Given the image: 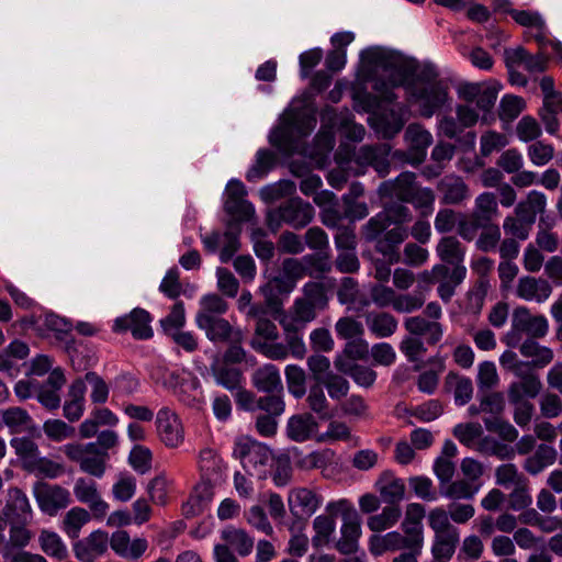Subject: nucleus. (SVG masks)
<instances>
[{"instance_id":"1","label":"nucleus","mask_w":562,"mask_h":562,"mask_svg":"<svg viewBox=\"0 0 562 562\" xmlns=\"http://www.w3.org/2000/svg\"><path fill=\"white\" fill-rule=\"evenodd\" d=\"M390 151L391 147L387 144L361 146L353 157L349 153L345 155L340 149L336 153L338 167L329 171L327 181L333 188L340 190L351 173L363 175L368 167H372L380 177H385L390 172Z\"/></svg>"},{"instance_id":"9","label":"nucleus","mask_w":562,"mask_h":562,"mask_svg":"<svg viewBox=\"0 0 562 562\" xmlns=\"http://www.w3.org/2000/svg\"><path fill=\"white\" fill-rule=\"evenodd\" d=\"M269 449L249 437H240L235 441L233 457L240 461L243 469L255 475L260 467L270 460Z\"/></svg>"},{"instance_id":"27","label":"nucleus","mask_w":562,"mask_h":562,"mask_svg":"<svg viewBox=\"0 0 562 562\" xmlns=\"http://www.w3.org/2000/svg\"><path fill=\"white\" fill-rule=\"evenodd\" d=\"M340 533L341 536L336 543V549L341 554H351L357 552L358 541L361 536V524L356 513L344 516Z\"/></svg>"},{"instance_id":"29","label":"nucleus","mask_w":562,"mask_h":562,"mask_svg":"<svg viewBox=\"0 0 562 562\" xmlns=\"http://www.w3.org/2000/svg\"><path fill=\"white\" fill-rule=\"evenodd\" d=\"M198 468L201 477H205L212 482H224L226 467L216 450L203 448L199 452Z\"/></svg>"},{"instance_id":"3","label":"nucleus","mask_w":562,"mask_h":562,"mask_svg":"<svg viewBox=\"0 0 562 562\" xmlns=\"http://www.w3.org/2000/svg\"><path fill=\"white\" fill-rule=\"evenodd\" d=\"M404 533L391 531L385 535H372L369 538V550L375 555L387 551H401L403 547H424V528L419 521L404 519L402 522Z\"/></svg>"},{"instance_id":"62","label":"nucleus","mask_w":562,"mask_h":562,"mask_svg":"<svg viewBox=\"0 0 562 562\" xmlns=\"http://www.w3.org/2000/svg\"><path fill=\"white\" fill-rule=\"evenodd\" d=\"M482 434L483 428L479 423L458 424L453 428V436L459 442L474 450Z\"/></svg>"},{"instance_id":"46","label":"nucleus","mask_w":562,"mask_h":562,"mask_svg":"<svg viewBox=\"0 0 562 562\" xmlns=\"http://www.w3.org/2000/svg\"><path fill=\"white\" fill-rule=\"evenodd\" d=\"M222 539L228 548H233L240 557H247L252 552L254 538L244 529L228 527L222 531Z\"/></svg>"},{"instance_id":"42","label":"nucleus","mask_w":562,"mask_h":562,"mask_svg":"<svg viewBox=\"0 0 562 562\" xmlns=\"http://www.w3.org/2000/svg\"><path fill=\"white\" fill-rule=\"evenodd\" d=\"M547 206L546 195L537 190H532L527 194L524 201H520L515 207V214L522 216L531 225L535 224L537 215L544 212Z\"/></svg>"},{"instance_id":"53","label":"nucleus","mask_w":562,"mask_h":562,"mask_svg":"<svg viewBox=\"0 0 562 562\" xmlns=\"http://www.w3.org/2000/svg\"><path fill=\"white\" fill-rule=\"evenodd\" d=\"M435 192L430 188L417 186L406 203H409L422 217H428L434 212Z\"/></svg>"},{"instance_id":"34","label":"nucleus","mask_w":562,"mask_h":562,"mask_svg":"<svg viewBox=\"0 0 562 562\" xmlns=\"http://www.w3.org/2000/svg\"><path fill=\"white\" fill-rule=\"evenodd\" d=\"M318 429V423L310 413L293 415L286 423V436L295 442L310 440Z\"/></svg>"},{"instance_id":"2","label":"nucleus","mask_w":562,"mask_h":562,"mask_svg":"<svg viewBox=\"0 0 562 562\" xmlns=\"http://www.w3.org/2000/svg\"><path fill=\"white\" fill-rule=\"evenodd\" d=\"M405 89L409 98L419 104L420 115L426 119L441 110L449 100L448 87L438 80V72L432 66L423 67Z\"/></svg>"},{"instance_id":"31","label":"nucleus","mask_w":562,"mask_h":562,"mask_svg":"<svg viewBox=\"0 0 562 562\" xmlns=\"http://www.w3.org/2000/svg\"><path fill=\"white\" fill-rule=\"evenodd\" d=\"M360 57L364 64L376 69L392 72L402 69L400 56L382 47H369L361 52Z\"/></svg>"},{"instance_id":"28","label":"nucleus","mask_w":562,"mask_h":562,"mask_svg":"<svg viewBox=\"0 0 562 562\" xmlns=\"http://www.w3.org/2000/svg\"><path fill=\"white\" fill-rule=\"evenodd\" d=\"M222 482H212L205 477L195 485L188 502L183 505V512L187 516H195L203 512L206 505L212 501L214 491Z\"/></svg>"},{"instance_id":"44","label":"nucleus","mask_w":562,"mask_h":562,"mask_svg":"<svg viewBox=\"0 0 562 562\" xmlns=\"http://www.w3.org/2000/svg\"><path fill=\"white\" fill-rule=\"evenodd\" d=\"M295 285V282L280 271L278 276L273 277L265 286L261 288L267 305L278 311L280 302L273 292H277L278 294H289L293 291Z\"/></svg>"},{"instance_id":"15","label":"nucleus","mask_w":562,"mask_h":562,"mask_svg":"<svg viewBox=\"0 0 562 562\" xmlns=\"http://www.w3.org/2000/svg\"><path fill=\"white\" fill-rule=\"evenodd\" d=\"M458 93L459 98L486 113L494 106L498 90L486 82H468L459 87Z\"/></svg>"},{"instance_id":"45","label":"nucleus","mask_w":562,"mask_h":562,"mask_svg":"<svg viewBox=\"0 0 562 562\" xmlns=\"http://www.w3.org/2000/svg\"><path fill=\"white\" fill-rule=\"evenodd\" d=\"M3 424L11 434H22L34 428V423L30 414L21 407H10L1 412Z\"/></svg>"},{"instance_id":"49","label":"nucleus","mask_w":562,"mask_h":562,"mask_svg":"<svg viewBox=\"0 0 562 562\" xmlns=\"http://www.w3.org/2000/svg\"><path fill=\"white\" fill-rule=\"evenodd\" d=\"M402 516L400 506H385L380 514L372 515L367 520L368 528L373 532H381L397 524Z\"/></svg>"},{"instance_id":"58","label":"nucleus","mask_w":562,"mask_h":562,"mask_svg":"<svg viewBox=\"0 0 562 562\" xmlns=\"http://www.w3.org/2000/svg\"><path fill=\"white\" fill-rule=\"evenodd\" d=\"M284 373L289 392L295 398H302L306 393L305 371L296 364H289Z\"/></svg>"},{"instance_id":"12","label":"nucleus","mask_w":562,"mask_h":562,"mask_svg":"<svg viewBox=\"0 0 562 562\" xmlns=\"http://www.w3.org/2000/svg\"><path fill=\"white\" fill-rule=\"evenodd\" d=\"M407 109L404 105L397 109L383 110L369 119L371 127L384 139H391L396 136L404 127L406 122Z\"/></svg>"},{"instance_id":"41","label":"nucleus","mask_w":562,"mask_h":562,"mask_svg":"<svg viewBox=\"0 0 562 562\" xmlns=\"http://www.w3.org/2000/svg\"><path fill=\"white\" fill-rule=\"evenodd\" d=\"M519 352L525 358H531L529 362L533 368L542 369L553 360V350L540 345L536 339L527 338L519 344Z\"/></svg>"},{"instance_id":"11","label":"nucleus","mask_w":562,"mask_h":562,"mask_svg":"<svg viewBox=\"0 0 562 562\" xmlns=\"http://www.w3.org/2000/svg\"><path fill=\"white\" fill-rule=\"evenodd\" d=\"M156 429L160 441L168 448H178L184 440V429L179 416L169 407L156 415Z\"/></svg>"},{"instance_id":"57","label":"nucleus","mask_w":562,"mask_h":562,"mask_svg":"<svg viewBox=\"0 0 562 562\" xmlns=\"http://www.w3.org/2000/svg\"><path fill=\"white\" fill-rule=\"evenodd\" d=\"M109 453L95 446L94 452H89L80 464V470L94 477H102L105 472Z\"/></svg>"},{"instance_id":"36","label":"nucleus","mask_w":562,"mask_h":562,"mask_svg":"<svg viewBox=\"0 0 562 562\" xmlns=\"http://www.w3.org/2000/svg\"><path fill=\"white\" fill-rule=\"evenodd\" d=\"M251 382L259 392L283 393V384L279 369L272 363H267L258 368L251 376Z\"/></svg>"},{"instance_id":"22","label":"nucleus","mask_w":562,"mask_h":562,"mask_svg":"<svg viewBox=\"0 0 562 562\" xmlns=\"http://www.w3.org/2000/svg\"><path fill=\"white\" fill-rule=\"evenodd\" d=\"M552 294V286L548 280L525 276L518 279L515 295L524 301L543 303Z\"/></svg>"},{"instance_id":"21","label":"nucleus","mask_w":562,"mask_h":562,"mask_svg":"<svg viewBox=\"0 0 562 562\" xmlns=\"http://www.w3.org/2000/svg\"><path fill=\"white\" fill-rule=\"evenodd\" d=\"M408 237V231L404 226H394L385 229L383 235L380 234L375 243V250L387 259L389 263H397L401 261L398 246Z\"/></svg>"},{"instance_id":"30","label":"nucleus","mask_w":562,"mask_h":562,"mask_svg":"<svg viewBox=\"0 0 562 562\" xmlns=\"http://www.w3.org/2000/svg\"><path fill=\"white\" fill-rule=\"evenodd\" d=\"M87 386L83 380H75L68 390V398L63 406L64 417L69 423L78 422L85 413Z\"/></svg>"},{"instance_id":"47","label":"nucleus","mask_w":562,"mask_h":562,"mask_svg":"<svg viewBox=\"0 0 562 562\" xmlns=\"http://www.w3.org/2000/svg\"><path fill=\"white\" fill-rule=\"evenodd\" d=\"M431 272L434 278L442 279L437 289L439 297L446 303L450 302L451 297L454 295L456 288L461 284L465 278H461L460 280L454 279L452 271H450V268L446 265H435Z\"/></svg>"},{"instance_id":"35","label":"nucleus","mask_w":562,"mask_h":562,"mask_svg":"<svg viewBox=\"0 0 562 562\" xmlns=\"http://www.w3.org/2000/svg\"><path fill=\"white\" fill-rule=\"evenodd\" d=\"M375 488L384 503L392 506H398L405 493V485L401 479L390 472H383L375 482Z\"/></svg>"},{"instance_id":"23","label":"nucleus","mask_w":562,"mask_h":562,"mask_svg":"<svg viewBox=\"0 0 562 562\" xmlns=\"http://www.w3.org/2000/svg\"><path fill=\"white\" fill-rule=\"evenodd\" d=\"M108 546V532L95 530L83 540L76 542L74 546V551L78 560L82 562H92L106 551Z\"/></svg>"},{"instance_id":"48","label":"nucleus","mask_w":562,"mask_h":562,"mask_svg":"<svg viewBox=\"0 0 562 562\" xmlns=\"http://www.w3.org/2000/svg\"><path fill=\"white\" fill-rule=\"evenodd\" d=\"M277 156L267 148H260L256 154L254 165L248 169L246 179L249 182H257L262 179L274 167Z\"/></svg>"},{"instance_id":"7","label":"nucleus","mask_w":562,"mask_h":562,"mask_svg":"<svg viewBox=\"0 0 562 562\" xmlns=\"http://www.w3.org/2000/svg\"><path fill=\"white\" fill-rule=\"evenodd\" d=\"M405 202L392 201L384 204L383 210L372 216L362 228L363 236L368 241H374L391 224L403 226L413 218L412 211Z\"/></svg>"},{"instance_id":"19","label":"nucleus","mask_w":562,"mask_h":562,"mask_svg":"<svg viewBox=\"0 0 562 562\" xmlns=\"http://www.w3.org/2000/svg\"><path fill=\"white\" fill-rule=\"evenodd\" d=\"M74 494L80 503L89 506L95 518H103L106 515L109 505L101 498L98 485L93 480L77 479L74 485Z\"/></svg>"},{"instance_id":"50","label":"nucleus","mask_w":562,"mask_h":562,"mask_svg":"<svg viewBox=\"0 0 562 562\" xmlns=\"http://www.w3.org/2000/svg\"><path fill=\"white\" fill-rule=\"evenodd\" d=\"M335 367L338 371L348 374L358 385L362 387H371L376 380V372L366 366H347L342 361L336 360Z\"/></svg>"},{"instance_id":"40","label":"nucleus","mask_w":562,"mask_h":562,"mask_svg":"<svg viewBox=\"0 0 562 562\" xmlns=\"http://www.w3.org/2000/svg\"><path fill=\"white\" fill-rule=\"evenodd\" d=\"M445 390L453 393L454 403L464 406L473 396V384L470 378L449 372L445 378Z\"/></svg>"},{"instance_id":"16","label":"nucleus","mask_w":562,"mask_h":562,"mask_svg":"<svg viewBox=\"0 0 562 562\" xmlns=\"http://www.w3.org/2000/svg\"><path fill=\"white\" fill-rule=\"evenodd\" d=\"M323 497L307 487L291 488L288 495V505L295 517L310 518L322 506Z\"/></svg>"},{"instance_id":"54","label":"nucleus","mask_w":562,"mask_h":562,"mask_svg":"<svg viewBox=\"0 0 562 562\" xmlns=\"http://www.w3.org/2000/svg\"><path fill=\"white\" fill-rule=\"evenodd\" d=\"M305 277L315 279L322 278L325 273L331 270V262L329 257L322 254H308L302 258Z\"/></svg>"},{"instance_id":"32","label":"nucleus","mask_w":562,"mask_h":562,"mask_svg":"<svg viewBox=\"0 0 562 562\" xmlns=\"http://www.w3.org/2000/svg\"><path fill=\"white\" fill-rule=\"evenodd\" d=\"M196 326L205 331L206 337L213 342H226L235 333L232 325L223 317L195 316Z\"/></svg>"},{"instance_id":"8","label":"nucleus","mask_w":562,"mask_h":562,"mask_svg":"<svg viewBox=\"0 0 562 562\" xmlns=\"http://www.w3.org/2000/svg\"><path fill=\"white\" fill-rule=\"evenodd\" d=\"M407 145L406 151H395L397 157L412 166L420 165L427 155L428 147L432 144V135L419 123L409 124L404 133Z\"/></svg>"},{"instance_id":"51","label":"nucleus","mask_w":562,"mask_h":562,"mask_svg":"<svg viewBox=\"0 0 562 562\" xmlns=\"http://www.w3.org/2000/svg\"><path fill=\"white\" fill-rule=\"evenodd\" d=\"M336 529V521L329 515H318L313 520L314 536L312 544L314 548H322L330 542L331 536Z\"/></svg>"},{"instance_id":"38","label":"nucleus","mask_w":562,"mask_h":562,"mask_svg":"<svg viewBox=\"0 0 562 562\" xmlns=\"http://www.w3.org/2000/svg\"><path fill=\"white\" fill-rule=\"evenodd\" d=\"M366 325L375 338H387L395 334L398 322L391 313L370 312L366 315Z\"/></svg>"},{"instance_id":"52","label":"nucleus","mask_w":562,"mask_h":562,"mask_svg":"<svg viewBox=\"0 0 562 562\" xmlns=\"http://www.w3.org/2000/svg\"><path fill=\"white\" fill-rule=\"evenodd\" d=\"M475 451L484 456H494L501 460H509L515 456V449L507 446L494 437L484 436L476 442Z\"/></svg>"},{"instance_id":"14","label":"nucleus","mask_w":562,"mask_h":562,"mask_svg":"<svg viewBox=\"0 0 562 562\" xmlns=\"http://www.w3.org/2000/svg\"><path fill=\"white\" fill-rule=\"evenodd\" d=\"M150 314L144 308H134L130 314L117 317L113 324V331H131L135 339H149L153 337Z\"/></svg>"},{"instance_id":"64","label":"nucleus","mask_w":562,"mask_h":562,"mask_svg":"<svg viewBox=\"0 0 562 562\" xmlns=\"http://www.w3.org/2000/svg\"><path fill=\"white\" fill-rule=\"evenodd\" d=\"M532 225L522 216L508 215L504 218L503 229L507 236L518 240H526L529 237Z\"/></svg>"},{"instance_id":"43","label":"nucleus","mask_w":562,"mask_h":562,"mask_svg":"<svg viewBox=\"0 0 562 562\" xmlns=\"http://www.w3.org/2000/svg\"><path fill=\"white\" fill-rule=\"evenodd\" d=\"M460 541V532L435 535L431 553L437 562H449L453 557Z\"/></svg>"},{"instance_id":"5","label":"nucleus","mask_w":562,"mask_h":562,"mask_svg":"<svg viewBox=\"0 0 562 562\" xmlns=\"http://www.w3.org/2000/svg\"><path fill=\"white\" fill-rule=\"evenodd\" d=\"M315 125L314 117L305 116L296 110H290L284 113L280 125L271 132L269 140L280 150L291 151L294 149L295 139L308 135Z\"/></svg>"},{"instance_id":"10","label":"nucleus","mask_w":562,"mask_h":562,"mask_svg":"<svg viewBox=\"0 0 562 562\" xmlns=\"http://www.w3.org/2000/svg\"><path fill=\"white\" fill-rule=\"evenodd\" d=\"M436 254L443 262L442 265L452 266V277L457 280L467 277V267L464 259L467 247L456 236H445L439 239L436 246Z\"/></svg>"},{"instance_id":"61","label":"nucleus","mask_w":562,"mask_h":562,"mask_svg":"<svg viewBox=\"0 0 562 562\" xmlns=\"http://www.w3.org/2000/svg\"><path fill=\"white\" fill-rule=\"evenodd\" d=\"M40 544L49 557L57 560H64L67 557V548L56 532L43 530L40 535Z\"/></svg>"},{"instance_id":"39","label":"nucleus","mask_w":562,"mask_h":562,"mask_svg":"<svg viewBox=\"0 0 562 562\" xmlns=\"http://www.w3.org/2000/svg\"><path fill=\"white\" fill-rule=\"evenodd\" d=\"M558 452L554 447L549 445H539L536 451L526 458L522 468L530 475H538L548 467L554 464Z\"/></svg>"},{"instance_id":"6","label":"nucleus","mask_w":562,"mask_h":562,"mask_svg":"<svg viewBox=\"0 0 562 562\" xmlns=\"http://www.w3.org/2000/svg\"><path fill=\"white\" fill-rule=\"evenodd\" d=\"M548 331L549 323L544 315H532L528 307L517 306L513 311L510 330L505 335L504 342L514 348L519 345L521 334L539 339L546 337Z\"/></svg>"},{"instance_id":"26","label":"nucleus","mask_w":562,"mask_h":562,"mask_svg":"<svg viewBox=\"0 0 562 562\" xmlns=\"http://www.w3.org/2000/svg\"><path fill=\"white\" fill-rule=\"evenodd\" d=\"M210 373L217 385L229 392L241 389L245 383L243 371L239 368L221 360L211 363Z\"/></svg>"},{"instance_id":"37","label":"nucleus","mask_w":562,"mask_h":562,"mask_svg":"<svg viewBox=\"0 0 562 562\" xmlns=\"http://www.w3.org/2000/svg\"><path fill=\"white\" fill-rule=\"evenodd\" d=\"M498 213L496 195L493 192H483L475 198L470 215L475 218L476 224L486 226L487 224H495L494 221Z\"/></svg>"},{"instance_id":"33","label":"nucleus","mask_w":562,"mask_h":562,"mask_svg":"<svg viewBox=\"0 0 562 562\" xmlns=\"http://www.w3.org/2000/svg\"><path fill=\"white\" fill-rule=\"evenodd\" d=\"M519 376L521 380L510 383L507 390L508 401L512 405L527 403L525 397L535 398L542 389L541 381L537 375L520 374Z\"/></svg>"},{"instance_id":"55","label":"nucleus","mask_w":562,"mask_h":562,"mask_svg":"<svg viewBox=\"0 0 562 562\" xmlns=\"http://www.w3.org/2000/svg\"><path fill=\"white\" fill-rule=\"evenodd\" d=\"M90 520V514L88 510L81 507L71 508L65 516L63 521L64 531L71 539L79 537L81 528Z\"/></svg>"},{"instance_id":"18","label":"nucleus","mask_w":562,"mask_h":562,"mask_svg":"<svg viewBox=\"0 0 562 562\" xmlns=\"http://www.w3.org/2000/svg\"><path fill=\"white\" fill-rule=\"evenodd\" d=\"M2 514L9 522L27 524L33 516L26 494L19 487H10L7 492Z\"/></svg>"},{"instance_id":"25","label":"nucleus","mask_w":562,"mask_h":562,"mask_svg":"<svg viewBox=\"0 0 562 562\" xmlns=\"http://www.w3.org/2000/svg\"><path fill=\"white\" fill-rule=\"evenodd\" d=\"M404 328L415 337H425L428 345H437L442 336V325L435 321H429L422 315L405 318Z\"/></svg>"},{"instance_id":"13","label":"nucleus","mask_w":562,"mask_h":562,"mask_svg":"<svg viewBox=\"0 0 562 562\" xmlns=\"http://www.w3.org/2000/svg\"><path fill=\"white\" fill-rule=\"evenodd\" d=\"M34 496L41 510L50 516L66 508L70 502V493L66 488L48 483H37Z\"/></svg>"},{"instance_id":"20","label":"nucleus","mask_w":562,"mask_h":562,"mask_svg":"<svg viewBox=\"0 0 562 562\" xmlns=\"http://www.w3.org/2000/svg\"><path fill=\"white\" fill-rule=\"evenodd\" d=\"M111 549L121 558L127 560H138L148 549L146 538L139 537L131 540L125 530H117L109 538Z\"/></svg>"},{"instance_id":"59","label":"nucleus","mask_w":562,"mask_h":562,"mask_svg":"<svg viewBox=\"0 0 562 562\" xmlns=\"http://www.w3.org/2000/svg\"><path fill=\"white\" fill-rule=\"evenodd\" d=\"M186 325V311L183 302L179 301L173 304L170 313L160 319V326L162 331L167 336H171L175 333L181 330Z\"/></svg>"},{"instance_id":"24","label":"nucleus","mask_w":562,"mask_h":562,"mask_svg":"<svg viewBox=\"0 0 562 562\" xmlns=\"http://www.w3.org/2000/svg\"><path fill=\"white\" fill-rule=\"evenodd\" d=\"M438 191L441 193L440 202L447 205H459L470 199V189L463 178L456 175H447L438 182Z\"/></svg>"},{"instance_id":"4","label":"nucleus","mask_w":562,"mask_h":562,"mask_svg":"<svg viewBox=\"0 0 562 562\" xmlns=\"http://www.w3.org/2000/svg\"><path fill=\"white\" fill-rule=\"evenodd\" d=\"M314 215L315 210L311 203L297 196L291 198L268 212L267 225L273 233L278 232L283 224L301 229L313 221Z\"/></svg>"},{"instance_id":"56","label":"nucleus","mask_w":562,"mask_h":562,"mask_svg":"<svg viewBox=\"0 0 562 562\" xmlns=\"http://www.w3.org/2000/svg\"><path fill=\"white\" fill-rule=\"evenodd\" d=\"M502 233L497 224H487L481 226V233L475 239V248L482 252L496 251L501 243Z\"/></svg>"},{"instance_id":"17","label":"nucleus","mask_w":562,"mask_h":562,"mask_svg":"<svg viewBox=\"0 0 562 562\" xmlns=\"http://www.w3.org/2000/svg\"><path fill=\"white\" fill-rule=\"evenodd\" d=\"M416 175L411 171L400 173L393 180L383 181L378 189L381 199H395L400 202H407L417 188Z\"/></svg>"},{"instance_id":"63","label":"nucleus","mask_w":562,"mask_h":562,"mask_svg":"<svg viewBox=\"0 0 562 562\" xmlns=\"http://www.w3.org/2000/svg\"><path fill=\"white\" fill-rule=\"evenodd\" d=\"M306 403L312 412L321 419H329V403L325 396L324 390L319 384L312 385L308 390Z\"/></svg>"},{"instance_id":"60","label":"nucleus","mask_w":562,"mask_h":562,"mask_svg":"<svg viewBox=\"0 0 562 562\" xmlns=\"http://www.w3.org/2000/svg\"><path fill=\"white\" fill-rule=\"evenodd\" d=\"M336 453L329 448L313 451L299 461V465L305 470H324L335 462Z\"/></svg>"}]
</instances>
